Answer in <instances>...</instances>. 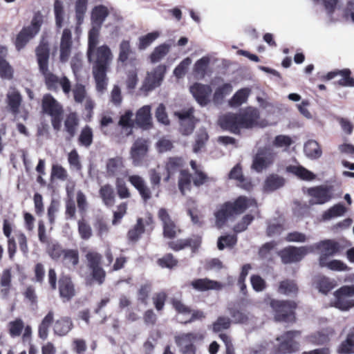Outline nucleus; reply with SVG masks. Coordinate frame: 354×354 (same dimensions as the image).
<instances>
[{"label": "nucleus", "instance_id": "obj_1", "mask_svg": "<svg viewBox=\"0 0 354 354\" xmlns=\"http://www.w3.org/2000/svg\"><path fill=\"white\" fill-rule=\"evenodd\" d=\"M36 55L39 71L44 75L46 86L49 90L57 91L62 88L66 95L71 92L70 80L65 76L59 77L48 71L49 48L46 43L41 42L36 48Z\"/></svg>", "mask_w": 354, "mask_h": 354}, {"label": "nucleus", "instance_id": "obj_2", "mask_svg": "<svg viewBox=\"0 0 354 354\" xmlns=\"http://www.w3.org/2000/svg\"><path fill=\"white\" fill-rule=\"evenodd\" d=\"M98 41V28H91L88 33V58L89 62L94 64L93 70H107L113 56L108 46L102 45L97 47Z\"/></svg>", "mask_w": 354, "mask_h": 354}, {"label": "nucleus", "instance_id": "obj_3", "mask_svg": "<svg viewBox=\"0 0 354 354\" xmlns=\"http://www.w3.org/2000/svg\"><path fill=\"white\" fill-rule=\"evenodd\" d=\"M259 112L256 109L248 108L237 115L228 113L221 116V127L233 133H238L241 128H252L258 124Z\"/></svg>", "mask_w": 354, "mask_h": 354}, {"label": "nucleus", "instance_id": "obj_4", "mask_svg": "<svg viewBox=\"0 0 354 354\" xmlns=\"http://www.w3.org/2000/svg\"><path fill=\"white\" fill-rule=\"evenodd\" d=\"M330 306L343 312L354 308V283L344 285L334 291Z\"/></svg>", "mask_w": 354, "mask_h": 354}, {"label": "nucleus", "instance_id": "obj_5", "mask_svg": "<svg viewBox=\"0 0 354 354\" xmlns=\"http://www.w3.org/2000/svg\"><path fill=\"white\" fill-rule=\"evenodd\" d=\"M43 23L42 16L37 13L35 14L28 26H24L17 34L15 44L16 49L19 51L23 49L26 45L35 35L38 34Z\"/></svg>", "mask_w": 354, "mask_h": 354}, {"label": "nucleus", "instance_id": "obj_6", "mask_svg": "<svg viewBox=\"0 0 354 354\" xmlns=\"http://www.w3.org/2000/svg\"><path fill=\"white\" fill-rule=\"evenodd\" d=\"M41 106L43 111L51 117L53 128L59 130L63 113L62 105L51 95L46 94L43 97Z\"/></svg>", "mask_w": 354, "mask_h": 354}, {"label": "nucleus", "instance_id": "obj_7", "mask_svg": "<svg viewBox=\"0 0 354 354\" xmlns=\"http://www.w3.org/2000/svg\"><path fill=\"white\" fill-rule=\"evenodd\" d=\"M270 306L274 311L276 320L292 322L294 319L293 310L296 308L294 301L271 300Z\"/></svg>", "mask_w": 354, "mask_h": 354}, {"label": "nucleus", "instance_id": "obj_8", "mask_svg": "<svg viewBox=\"0 0 354 354\" xmlns=\"http://www.w3.org/2000/svg\"><path fill=\"white\" fill-rule=\"evenodd\" d=\"M86 258L92 279L99 284L102 283L105 278V272L100 266L102 256L97 252L91 251L86 254Z\"/></svg>", "mask_w": 354, "mask_h": 354}, {"label": "nucleus", "instance_id": "obj_9", "mask_svg": "<svg viewBox=\"0 0 354 354\" xmlns=\"http://www.w3.org/2000/svg\"><path fill=\"white\" fill-rule=\"evenodd\" d=\"M275 153L270 147L260 148L253 159L252 168L261 172L273 163Z\"/></svg>", "mask_w": 354, "mask_h": 354}, {"label": "nucleus", "instance_id": "obj_10", "mask_svg": "<svg viewBox=\"0 0 354 354\" xmlns=\"http://www.w3.org/2000/svg\"><path fill=\"white\" fill-rule=\"evenodd\" d=\"M300 335L299 331H288L277 337L279 342L277 352L279 354H290L299 349V344L295 339Z\"/></svg>", "mask_w": 354, "mask_h": 354}, {"label": "nucleus", "instance_id": "obj_11", "mask_svg": "<svg viewBox=\"0 0 354 354\" xmlns=\"http://www.w3.org/2000/svg\"><path fill=\"white\" fill-rule=\"evenodd\" d=\"M166 73L164 65H158L153 71L148 72L141 87L145 92H149L160 86Z\"/></svg>", "mask_w": 354, "mask_h": 354}, {"label": "nucleus", "instance_id": "obj_12", "mask_svg": "<svg viewBox=\"0 0 354 354\" xmlns=\"http://www.w3.org/2000/svg\"><path fill=\"white\" fill-rule=\"evenodd\" d=\"M194 111V108L189 107L174 113L180 123V130L184 135L190 134L194 130L196 121Z\"/></svg>", "mask_w": 354, "mask_h": 354}, {"label": "nucleus", "instance_id": "obj_13", "mask_svg": "<svg viewBox=\"0 0 354 354\" xmlns=\"http://www.w3.org/2000/svg\"><path fill=\"white\" fill-rule=\"evenodd\" d=\"M312 252L309 245L299 248L288 247L282 250L279 255L284 263H294L301 261L307 254Z\"/></svg>", "mask_w": 354, "mask_h": 354}, {"label": "nucleus", "instance_id": "obj_14", "mask_svg": "<svg viewBox=\"0 0 354 354\" xmlns=\"http://www.w3.org/2000/svg\"><path fill=\"white\" fill-rule=\"evenodd\" d=\"M189 92L202 106L207 105L211 102L212 89L209 85L196 82L189 86Z\"/></svg>", "mask_w": 354, "mask_h": 354}, {"label": "nucleus", "instance_id": "obj_15", "mask_svg": "<svg viewBox=\"0 0 354 354\" xmlns=\"http://www.w3.org/2000/svg\"><path fill=\"white\" fill-rule=\"evenodd\" d=\"M173 306L178 311L177 320L180 323H187L196 319H199L204 317V314L201 311H192L190 309L185 306L180 301L174 299L173 301Z\"/></svg>", "mask_w": 354, "mask_h": 354}, {"label": "nucleus", "instance_id": "obj_16", "mask_svg": "<svg viewBox=\"0 0 354 354\" xmlns=\"http://www.w3.org/2000/svg\"><path fill=\"white\" fill-rule=\"evenodd\" d=\"M309 248H312V252H315L316 250L320 251L319 260L322 257L327 259L328 257L333 256L340 250L339 243L330 239L319 241L309 245Z\"/></svg>", "mask_w": 354, "mask_h": 354}, {"label": "nucleus", "instance_id": "obj_17", "mask_svg": "<svg viewBox=\"0 0 354 354\" xmlns=\"http://www.w3.org/2000/svg\"><path fill=\"white\" fill-rule=\"evenodd\" d=\"M158 216L161 221L163 227V234L167 238H174L176 236L180 230L171 220L168 211L165 208H160L158 212Z\"/></svg>", "mask_w": 354, "mask_h": 354}, {"label": "nucleus", "instance_id": "obj_18", "mask_svg": "<svg viewBox=\"0 0 354 354\" xmlns=\"http://www.w3.org/2000/svg\"><path fill=\"white\" fill-rule=\"evenodd\" d=\"M333 334L334 331L332 328H325L320 331H317L316 333H313L306 335L304 338L303 343L304 345H324L330 340V338L333 335Z\"/></svg>", "mask_w": 354, "mask_h": 354}, {"label": "nucleus", "instance_id": "obj_19", "mask_svg": "<svg viewBox=\"0 0 354 354\" xmlns=\"http://www.w3.org/2000/svg\"><path fill=\"white\" fill-rule=\"evenodd\" d=\"M308 193L311 197L310 203L312 205H322L328 202L332 194L330 189L326 186H318L308 189Z\"/></svg>", "mask_w": 354, "mask_h": 354}, {"label": "nucleus", "instance_id": "obj_20", "mask_svg": "<svg viewBox=\"0 0 354 354\" xmlns=\"http://www.w3.org/2000/svg\"><path fill=\"white\" fill-rule=\"evenodd\" d=\"M148 151L147 142L145 139H137L131 147L130 156L134 166H140Z\"/></svg>", "mask_w": 354, "mask_h": 354}, {"label": "nucleus", "instance_id": "obj_21", "mask_svg": "<svg viewBox=\"0 0 354 354\" xmlns=\"http://www.w3.org/2000/svg\"><path fill=\"white\" fill-rule=\"evenodd\" d=\"M72 46V35L68 28L64 29L61 37L59 48V59L62 62H66L69 58Z\"/></svg>", "mask_w": 354, "mask_h": 354}, {"label": "nucleus", "instance_id": "obj_22", "mask_svg": "<svg viewBox=\"0 0 354 354\" xmlns=\"http://www.w3.org/2000/svg\"><path fill=\"white\" fill-rule=\"evenodd\" d=\"M230 206L234 216L242 214L247 209L252 208V210H253V209H257V202L254 199L245 196H239L234 202H230Z\"/></svg>", "mask_w": 354, "mask_h": 354}, {"label": "nucleus", "instance_id": "obj_23", "mask_svg": "<svg viewBox=\"0 0 354 354\" xmlns=\"http://www.w3.org/2000/svg\"><path fill=\"white\" fill-rule=\"evenodd\" d=\"M106 171L110 176L127 175L123 158L119 156L108 160L106 162Z\"/></svg>", "mask_w": 354, "mask_h": 354}, {"label": "nucleus", "instance_id": "obj_24", "mask_svg": "<svg viewBox=\"0 0 354 354\" xmlns=\"http://www.w3.org/2000/svg\"><path fill=\"white\" fill-rule=\"evenodd\" d=\"M231 209L230 202L225 203L217 207L214 212V216L216 219V225L218 227H221L226 221L234 216V214Z\"/></svg>", "mask_w": 354, "mask_h": 354}, {"label": "nucleus", "instance_id": "obj_25", "mask_svg": "<svg viewBox=\"0 0 354 354\" xmlns=\"http://www.w3.org/2000/svg\"><path fill=\"white\" fill-rule=\"evenodd\" d=\"M130 183L139 192L144 201H147L151 198V192L146 185L145 180L138 175H131L129 176Z\"/></svg>", "mask_w": 354, "mask_h": 354}, {"label": "nucleus", "instance_id": "obj_26", "mask_svg": "<svg viewBox=\"0 0 354 354\" xmlns=\"http://www.w3.org/2000/svg\"><path fill=\"white\" fill-rule=\"evenodd\" d=\"M204 339V334L200 332L181 333L175 337V342L178 346L194 344Z\"/></svg>", "mask_w": 354, "mask_h": 354}, {"label": "nucleus", "instance_id": "obj_27", "mask_svg": "<svg viewBox=\"0 0 354 354\" xmlns=\"http://www.w3.org/2000/svg\"><path fill=\"white\" fill-rule=\"evenodd\" d=\"M59 290L60 297L67 301L75 295L74 286L69 277L63 276L60 278L59 281Z\"/></svg>", "mask_w": 354, "mask_h": 354}, {"label": "nucleus", "instance_id": "obj_28", "mask_svg": "<svg viewBox=\"0 0 354 354\" xmlns=\"http://www.w3.org/2000/svg\"><path fill=\"white\" fill-rule=\"evenodd\" d=\"M136 122L143 129H148L151 124V106L145 105L136 113Z\"/></svg>", "mask_w": 354, "mask_h": 354}, {"label": "nucleus", "instance_id": "obj_29", "mask_svg": "<svg viewBox=\"0 0 354 354\" xmlns=\"http://www.w3.org/2000/svg\"><path fill=\"white\" fill-rule=\"evenodd\" d=\"M192 287L198 291L208 290H220L223 286L221 283L207 279H199L192 281Z\"/></svg>", "mask_w": 354, "mask_h": 354}, {"label": "nucleus", "instance_id": "obj_30", "mask_svg": "<svg viewBox=\"0 0 354 354\" xmlns=\"http://www.w3.org/2000/svg\"><path fill=\"white\" fill-rule=\"evenodd\" d=\"M346 211L347 209L344 205L341 203L336 204L323 212L322 220L328 221L342 217L346 214Z\"/></svg>", "mask_w": 354, "mask_h": 354}, {"label": "nucleus", "instance_id": "obj_31", "mask_svg": "<svg viewBox=\"0 0 354 354\" xmlns=\"http://www.w3.org/2000/svg\"><path fill=\"white\" fill-rule=\"evenodd\" d=\"M285 179L283 177L277 174H270L264 181L263 190L268 192H273L283 187Z\"/></svg>", "mask_w": 354, "mask_h": 354}, {"label": "nucleus", "instance_id": "obj_32", "mask_svg": "<svg viewBox=\"0 0 354 354\" xmlns=\"http://www.w3.org/2000/svg\"><path fill=\"white\" fill-rule=\"evenodd\" d=\"M108 14L107 8L103 6H96L92 11L91 18L93 24L92 28H98V35L100 34V26L105 18L108 16Z\"/></svg>", "mask_w": 354, "mask_h": 354}, {"label": "nucleus", "instance_id": "obj_33", "mask_svg": "<svg viewBox=\"0 0 354 354\" xmlns=\"http://www.w3.org/2000/svg\"><path fill=\"white\" fill-rule=\"evenodd\" d=\"M286 169L303 180H312L315 178V175L313 172L301 165H290Z\"/></svg>", "mask_w": 354, "mask_h": 354}, {"label": "nucleus", "instance_id": "obj_34", "mask_svg": "<svg viewBox=\"0 0 354 354\" xmlns=\"http://www.w3.org/2000/svg\"><path fill=\"white\" fill-rule=\"evenodd\" d=\"M73 327L71 319L68 317H62L57 319L53 325V331L59 336L66 335Z\"/></svg>", "mask_w": 354, "mask_h": 354}, {"label": "nucleus", "instance_id": "obj_35", "mask_svg": "<svg viewBox=\"0 0 354 354\" xmlns=\"http://www.w3.org/2000/svg\"><path fill=\"white\" fill-rule=\"evenodd\" d=\"M161 35L159 30H155L146 35L139 37L138 41V48L143 50L151 46Z\"/></svg>", "mask_w": 354, "mask_h": 354}, {"label": "nucleus", "instance_id": "obj_36", "mask_svg": "<svg viewBox=\"0 0 354 354\" xmlns=\"http://www.w3.org/2000/svg\"><path fill=\"white\" fill-rule=\"evenodd\" d=\"M229 177L231 179L236 180L239 182V185L246 190H250L252 187L251 182L243 178L241 168L239 165L233 167L229 174Z\"/></svg>", "mask_w": 354, "mask_h": 354}, {"label": "nucleus", "instance_id": "obj_37", "mask_svg": "<svg viewBox=\"0 0 354 354\" xmlns=\"http://www.w3.org/2000/svg\"><path fill=\"white\" fill-rule=\"evenodd\" d=\"M304 151L306 156L310 159H317L322 154L318 142L313 140H310L305 143Z\"/></svg>", "mask_w": 354, "mask_h": 354}, {"label": "nucleus", "instance_id": "obj_38", "mask_svg": "<svg viewBox=\"0 0 354 354\" xmlns=\"http://www.w3.org/2000/svg\"><path fill=\"white\" fill-rule=\"evenodd\" d=\"M171 45L164 43L156 46L150 55V60L152 63L162 60L170 51Z\"/></svg>", "mask_w": 354, "mask_h": 354}, {"label": "nucleus", "instance_id": "obj_39", "mask_svg": "<svg viewBox=\"0 0 354 354\" xmlns=\"http://www.w3.org/2000/svg\"><path fill=\"white\" fill-rule=\"evenodd\" d=\"M250 93V89L248 88H241L237 91L232 97L229 100V105L232 107H238L246 102Z\"/></svg>", "mask_w": 354, "mask_h": 354}, {"label": "nucleus", "instance_id": "obj_40", "mask_svg": "<svg viewBox=\"0 0 354 354\" xmlns=\"http://www.w3.org/2000/svg\"><path fill=\"white\" fill-rule=\"evenodd\" d=\"M7 100L11 111L15 113H17L21 102L19 93L15 88L10 87L7 94Z\"/></svg>", "mask_w": 354, "mask_h": 354}, {"label": "nucleus", "instance_id": "obj_41", "mask_svg": "<svg viewBox=\"0 0 354 354\" xmlns=\"http://www.w3.org/2000/svg\"><path fill=\"white\" fill-rule=\"evenodd\" d=\"M209 63L210 57L209 56H204L196 62L194 66V72L196 78L203 79L205 77Z\"/></svg>", "mask_w": 354, "mask_h": 354}, {"label": "nucleus", "instance_id": "obj_42", "mask_svg": "<svg viewBox=\"0 0 354 354\" xmlns=\"http://www.w3.org/2000/svg\"><path fill=\"white\" fill-rule=\"evenodd\" d=\"M53 317V313L52 311L48 312V313L44 317L41 324H39L38 334L41 339H46L48 337V328L52 324Z\"/></svg>", "mask_w": 354, "mask_h": 354}, {"label": "nucleus", "instance_id": "obj_43", "mask_svg": "<svg viewBox=\"0 0 354 354\" xmlns=\"http://www.w3.org/2000/svg\"><path fill=\"white\" fill-rule=\"evenodd\" d=\"M232 91V86L229 83H223L221 85L218 86L213 95V101L216 104L221 103L223 98L231 93Z\"/></svg>", "mask_w": 354, "mask_h": 354}, {"label": "nucleus", "instance_id": "obj_44", "mask_svg": "<svg viewBox=\"0 0 354 354\" xmlns=\"http://www.w3.org/2000/svg\"><path fill=\"white\" fill-rule=\"evenodd\" d=\"M106 71L107 70H93V76L96 83V89L101 93H104V91L106 89Z\"/></svg>", "mask_w": 354, "mask_h": 354}, {"label": "nucleus", "instance_id": "obj_45", "mask_svg": "<svg viewBox=\"0 0 354 354\" xmlns=\"http://www.w3.org/2000/svg\"><path fill=\"white\" fill-rule=\"evenodd\" d=\"M79 125V119L75 113H69L65 120L64 127L71 137H73Z\"/></svg>", "mask_w": 354, "mask_h": 354}, {"label": "nucleus", "instance_id": "obj_46", "mask_svg": "<svg viewBox=\"0 0 354 354\" xmlns=\"http://www.w3.org/2000/svg\"><path fill=\"white\" fill-rule=\"evenodd\" d=\"M54 14L55 25L57 28H61L63 26L66 15L64 3L59 0H56L54 3Z\"/></svg>", "mask_w": 354, "mask_h": 354}, {"label": "nucleus", "instance_id": "obj_47", "mask_svg": "<svg viewBox=\"0 0 354 354\" xmlns=\"http://www.w3.org/2000/svg\"><path fill=\"white\" fill-rule=\"evenodd\" d=\"M100 195L106 206H112L115 202V195L112 187L109 185L102 186L100 189Z\"/></svg>", "mask_w": 354, "mask_h": 354}, {"label": "nucleus", "instance_id": "obj_48", "mask_svg": "<svg viewBox=\"0 0 354 354\" xmlns=\"http://www.w3.org/2000/svg\"><path fill=\"white\" fill-rule=\"evenodd\" d=\"M336 286L335 280L330 279L326 277H320L317 281V288L319 291L326 295Z\"/></svg>", "mask_w": 354, "mask_h": 354}, {"label": "nucleus", "instance_id": "obj_49", "mask_svg": "<svg viewBox=\"0 0 354 354\" xmlns=\"http://www.w3.org/2000/svg\"><path fill=\"white\" fill-rule=\"evenodd\" d=\"M341 354H350L354 353V328H352L347 335L346 339L343 342L339 348Z\"/></svg>", "mask_w": 354, "mask_h": 354}, {"label": "nucleus", "instance_id": "obj_50", "mask_svg": "<svg viewBox=\"0 0 354 354\" xmlns=\"http://www.w3.org/2000/svg\"><path fill=\"white\" fill-rule=\"evenodd\" d=\"M183 164V160L180 158H170L167 164L166 169L167 171V175L164 178L165 181H168L170 176L178 171Z\"/></svg>", "mask_w": 354, "mask_h": 354}, {"label": "nucleus", "instance_id": "obj_51", "mask_svg": "<svg viewBox=\"0 0 354 354\" xmlns=\"http://www.w3.org/2000/svg\"><path fill=\"white\" fill-rule=\"evenodd\" d=\"M201 242V238L198 237L196 240H177L171 241L169 243V248L175 251L180 250L185 248L188 245L194 248H197Z\"/></svg>", "mask_w": 354, "mask_h": 354}, {"label": "nucleus", "instance_id": "obj_52", "mask_svg": "<svg viewBox=\"0 0 354 354\" xmlns=\"http://www.w3.org/2000/svg\"><path fill=\"white\" fill-rule=\"evenodd\" d=\"M320 266L326 267L334 271H344L348 270V266L339 260H332L328 261L326 258L322 257L320 259Z\"/></svg>", "mask_w": 354, "mask_h": 354}, {"label": "nucleus", "instance_id": "obj_53", "mask_svg": "<svg viewBox=\"0 0 354 354\" xmlns=\"http://www.w3.org/2000/svg\"><path fill=\"white\" fill-rule=\"evenodd\" d=\"M228 310L235 323H244L248 319L249 313H246L240 306L230 308Z\"/></svg>", "mask_w": 354, "mask_h": 354}, {"label": "nucleus", "instance_id": "obj_54", "mask_svg": "<svg viewBox=\"0 0 354 354\" xmlns=\"http://www.w3.org/2000/svg\"><path fill=\"white\" fill-rule=\"evenodd\" d=\"M192 169L194 171V183L196 186L203 185L207 180V176L201 169V167L196 165V162L192 160L190 162Z\"/></svg>", "mask_w": 354, "mask_h": 354}, {"label": "nucleus", "instance_id": "obj_55", "mask_svg": "<svg viewBox=\"0 0 354 354\" xmlns=\"http://www.w3.org/2000/svg\"><path fill=\"white\" fill-rule=\"evenodd\" d=\"M351 72L348 68L340 70V79L337 81L339 86L354 88V77L351 76Z\"/></svg>", "mask_w": 354, "mask_h": 354}, {"label": "nucleus", "instance_id": "obj_56", "mask_svg": "<svg viewBox=\"0 0 354 354\" xmlns=\"http://www.w3.org/2000/svg\"><path fill=\"white\" fill-rule=\"evenodd\" d=\"M145 232L144 223L142 218H138L134 227L129 231L128 236L131 241H136L138 240L142 234Z\"/></svg>", "mask_w": 354, "mask_h": 354}, {"label": "nucleus", "instance_id": "obj_57", "mask_svg": "<svg viewBox=\"0 0 354 354\" xmlns=\"http://www.w3.org/2000/svg\"><path fill=\"white\" fill-rule=\"evenodd\" d=\"M192 61L189 57L185 58L174 70V75L177 79L183 78Z\"/></svg>", "mask_w": 354, "mask_h": 354}, {"label": "nucleus", "instance_id": "obj_58", "mask_svg": "<svg viewBox=\"0 0 354 354\" xmlns=\"http://www.w3.org/2000/svg\"><path fill=\"white\" fill-rule=\"evenodd\" d=\"M279 292L286 295H294L297 292V286L294 281L286 280L280 283Z\"/></svg>", "mask_w": 354, "mask_h": 354}, {"label": "nucleus", "instance_id": "obj_59", "mask_svg": "<svg viewBox=\"0 0 354 354\" xmlns=\"http://www.w3.org/2000/svg\"><path fill=\"white\" fill-rule=\"evenodd\" d=\"M119 50L118 60L123 63L127 60L131 53L130 42L127 40H122L120 44Z\"/></svg>", "mask_w": 354, "mask_h": 354}, {"label": "nucleus", "instance_id": "obj_60", "mask_svg": "<svg viewBox=\"0 0 354 354\" xmlns=\"http://www.w3.org/2000/svg\"><path fill=\"white\" fill-rule=\"evenodd\" d=\"M79 142L81 145L84 147H89L93 142V131L92 129L86 126L82 129L79 136Z\"/></svg>", "mask_w": 354, "mask_h": 354}, {"label": "nucleus", "instance_id": "obj_61", "mask_svg": "<svg viewBox=\"0 0 354 354\" xmlns=\"http://www.w3.org/2000/svg\"><path fill=\"white\" fill-rule=\"evenodd\" d=\"M64 262L68 266H75L79 262L78 252L75 250L64 251Z\"/></svg>", "mask_w": 354, "mask_h": 354}, {"label": "nucleus", "instance_id": "obj_62", "mask_svg": "<svg viewBox=\"0 0 354 354\" xmlns=\"http://www.w3.org/2000/svg\"><path fill=\"white\" fill-rule=\"evenodd\" d=\"M14 70L6 60L0 62V77L3 80H10L13 77Z\"/></svg>", "mask_w": 354, "mask_h": 354}, {"label": "nucleus", "instance_id": "obj_63", "mask_svg": "<svg viewBox=\"0 0 354 354\" xmlns=\"http://www.w3.org/2000/svg\"><path fill=\"white\" fill-rule=\"evenodd\" d=\"M191 187L190 175L185 171H180L178 187L183 194H185Z\"/></svg>", "mask_w": 354, "mask_h": 354}, {"label": "nucleus", "instance_id": "obj_64", "mask_svg": "<svg viewBox=\"0 0 354 354\" xmlns=\"http://www.w3.org/2000/svg\"><path fill=\"white\" fill-rule=\"evenodd\" d=\"M293 140L288 136L279 135L274 138L272 142L273 146L277 148H283V150H286L292 144Z\"/></svg>", "mask_w": 354, "mask_h": 354}]
</instances>
